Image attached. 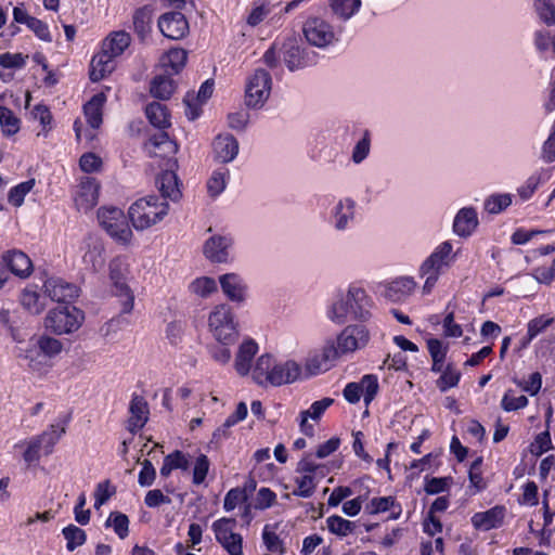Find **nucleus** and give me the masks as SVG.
<instances>
[{"mask_svg":"<svg viewBox=\"0 0 555 555\" xmlns=\"http://www.w3.org/2000/svg\"><path fill=\"white\" fill-rule=\"evenodd\" d=\"M301 374V366L293 361L278 362L271 354L260 356L251 371L256 384L262 387L282 386L296 382Z\"/></svg>","mask_w":555,"mask_h":555,"instance_id":"obj_1","label":"nucleus"},{"mask_svg":"<svg viewBox=\"0 0 555 555\" xmlns=\"http://www.w3.org/2000/svg\"><path fill=\"white\" fill-rule=\"evenodd\" d=\"M370 308L371 300L365 291L352 285L345 297L332 305L330 318L338 324L347 322L349 317L364 321L370 317Z\"/></svg>","mask_w":555,"mask_h":555,"instance_id":"obj_2","label":"nucleus"},{"mask_svg":"<svg viewBox=\"0 0 555 555\" xmlns=\"http://www.w3.org/2000/svg\"><path fill=\"white\" fill-rule=\"evenodd\" d=\"M169 211V204L156 195L135 201L128 210L129 219L138 231L146 230L160 222Z\"/></svg>","mask_w":555,"mask_h":555,"instance_id":"obj_3","label":"nucleus"},{"mask_svg":"<svg viewBox=\"0 0 555 555\" xmlns=\"http://www.w3.org/2000/svg\"><path fill=\"white\" fill-rule=\"evenodd\" d=\"M108 269L109 280L113 284V293L120 298V312L130 313L134 306V295L127 283L129 264L124 258L116 257L111 260Z\"/></svg>","mask_w":555,"mask_h":555,"instance_id":"obj_4","label":"nucleus"},{"mask_svg":"<svg viewBox=\"0 0 555 555\" xmlns=\"http://www.w3.org/2000/svg\"><path fill=\"white\" fill-rule=\"evenodd\" d=\"M85 319L83 312L72 305H60L46 317V327L56 335L77 331Z\"/></svg>","mask_w":555,"mask_h":555,"instance_id":"obj_5","label":"nucleus"},{"mask_svg":"<svg viewBox=\"0 0 555 555\" xmlns=\"http://www.w3.org/2000/svg\"><path fill=\"white\" fill-rule=\"evenodd\" d=\"M100 225L120 244L128 245L133 236L127 218L117 207H102L98 210Z\"/></svg>","mask_w":555,"mask_h":555,"instance_id":"obj_6","label":"nucleus"},{"mask_svg":"<svg viewBox=\"0 0 555 555\" xmlns=\"http://www.w3.org/2000/svg\"><path fill=\"white\" fill-rule=\"evenodd\" d=\"M208 325L214 337L221 345H232L238 338L231 308L227 305H219L210 312Z\"/></svg>","mask_w":555,"mask_h":555,"instance_id":"obj_7","label":"nucleus"},{"mask_svg":"<svg viewBox=\"0 0 555 555\" xmlns=\"http://www.w3.org/2000/svg\"><path fill=\"white\" fill-rule=\"evenodd\" d=\"M452 245L449 242L441 243L435 251L423 262L420 268L421 275L425 279L424 293H430L440 274L450 263Z\"/></svg>","mask_w":555,"mask_h":555,"instance_id":"obj_8","label":"nucleus"},{"mask_svg":"<svg viewBox=\"0 0 555 555\" xmlns=\"http://www.w3.org/2000/svg\"><path fill=\"white\" fill-rule=\"evenodd\" d=\"M64 434V427H61L59 429L57 426L51 425L49 430L43 431L41 435L31 438L27 442V448L23 453V459L26 462V464L30 466L31 464L39 462L41 448L44 449V453L47 455L51 454L53 451V447Z\"/></svg>","mask_w":555,"mask_h":555,"instance_id":"obj_9","label":"nucleus"},{"mask_svg":"<svg viewBox=\"0 0 555 555\" xmlns=\"http://www.w3.org/2000/svg\"><path fill=\"white\" fill-rule=\"evenodd\" d=\"M271 83V76L267 70L256 69L246 86V105L254 108L263 105L269 98Z\"/></svg>","mask_w":555,"mask_h":555,"instance_id":"obj_10","label":"nucleus"},{"mask_svg":"<svg viewBox=\"0 0 555 555\" xmlns=\"http://www.w3.org/2000/svg\"><path fill=\"white\" fill-rule=\"evenodd\" d=\"M236 520L233 518H221L212 524L217 541L227 550L230 555H243V538L233 532Z\"/></svg>","mask_w":555,"mask_h":555,"instance_id":"obj_11","label":"nucleus"},{"mask_svg":"<svg viewBox=\"0 0 555 555\" xmlns=\"http://www.w3.org/2000/svg\"><path fill=\"white\" fill-rule=\"evenodd\" d=\"M370 332L364 325H348L337 336L336 350L338 358L348 352H354L367 345Z\"/></svg>","mask_w":555,"mask_h":555,"instance_id":"obj_12","label":"nucleus"},{"mask_svg":"<svg viewBox=\"0 0 555 555\" xmlns=\"http://www.w3.org/2000/svg\"><path fill=\"white\" fill-rule=\"evenodd\" d=\"M307 41L318 48H325L335 40L332 25L320 17H310L302 28Z\"/></svg>","mask_w":555,"mask_h":555,"instance_id":"obj_13","label":"nucleus"},{"mask_svg":"<svg viewBox=\"0 0 555 555\" xmlns=\"http://www.w3.org/2000/svg\"><path fill=\"white\" fill-rule=\"evenodd\" d=\"M158 28L160 33L171 39L180 40L184 38L190 30L189 23L181 12H167L158 18Z\"/></svg>","mask_w":555,"mask_h":555,"instance_id":"obj_14","label":"nucleus"},{"mask_svg":"<svg viewBox=\"0 0 555 555\" xmlns=\"http://www.w3.org/2000/svg\"><path fill=\"white\" fill-rule=\"evenodd\" d=\"M100 184L94 178L87 177L78 185L74 201L78 210L89 211L99 201Z\"/></svg>","mask_w":555,"mask_h":555,"instance_id":"obj_15","label":"nucleus"},{"mask_svg":"<svg viewBox=\"0 0 555 555\" xmlns=\"http://www.w3.org/2000/svg\"><path fill=\"white\" fill-rule=\"evenodd\" d=\"M43 287L51 300L63 305H70V301L79 296V289L76 285L57 278L48 279Z\"/></svg>","mask_w":555,"mask_h":555,"instance_id":"obj_16","label":"nucleus"},{"mask_svg":"<svg viewBox=\"0 0 555 555\" xmlns=\"http://www.w3.org/2000/svg\"><path fill=\"white\" fill-rule=\"evenodd\" d=\"M283 61L291 72L315 64V54L301 49L295 42L283 44Z\"/></svg>","mask_w":555,"mask_h":555,"instance_id":"obj_17","label":"nucleus"},{"mask_svg":"<svg viewBox=\"0 0 555 555\" xmlns=\"http://www.w3.org/2000/svg\"><path fill=\"white\" fill-rule=\"evenodd\" d=\"M338 359V351L334 341H327L320 353L310 356L306 362V370L310 375L328 371Z\"/></svg>","mask_w":555,"mask_h":555,"instance_id":"obj_18","label":"nucleus"},{"mask_svg":"<svg viewBox=\"0 0 555 555\" xmlns=\"http://www.w3.org/2000/svg\"><path fill=\"white\" fill-rule=\"evenodd\" d=\"M16 357L26 361L33 372L43 373L50 367L34 337H30L25 346L17 347Z\"/></svg>","mask_w":555,"mask_h":555,"instance_id":"obj_19","label":"nucleus"},{"mask_svg":"<svg viewBox=\"0 0 555 555\" xmlns=\"http://www.w3.org/2000/svg\"><path fill=\"white\" fill-rule=\"evenodd\" d=\"M130 417L127 421V429L135 435L149 421L150 409L147 401L140 395L134 393L129 404Z\"/></svg>","mask_w":555,"mask_h":555,"instance_id":"obj_20","label":"nucleus"},{"mask_svg":"<svg viewBox=\"0 0 555 555\" xmlns=\"http://www.w3.org/2000/svg\"><path fill=\"white\" fill-rule=\"evenodd\" d=\"M232 244L233 238L229 235L211 236L204 245V255L212 262H225Z\"/></svg>","mask_w":555,"mask_h":555,"instance_id":"obj_21","label":"nucleus"},{"mask_svg":"<svg viewBox=\"0 0 555 555\" xmlns=\"http://www.w3.org/2000/svg\"><path fill=\"white\" fill-rule=\"evenodd\" d=\"M2 260L8 269L21 279L28 278L33 272V262L22 250H8L2 255Z\"/></svg>","mask_w":555,"mask_h":555,"instance_id":"obj_22","label":"nucleus"},{"mask_svg":"<svg viewBox=\"0 0 555 555\" xmlns=\"http://www.w3.org/2000/svg\"><path fill=\"white\" fill-rule=\"evenodd\" d=\"M156 186L162 194V201L166 202V199L169 198L172 202H177L182 196L178 176L172 169L164 170L157 176Z\"/></svg>","mask_w":555,"mask_h":555,"instance_id":"obj_23","label":"nucleus"},{"mask_svg":"<svg viewBox=\"0 0 555 555\" xmlns=\"http://www.w3.org/2000/svg\"><path fill=\"white\" fill-rule=\"evenodd\" d=\"M415 287V283L410 278H399L384 286L380 292L387 300L400 302L405 300Z\"/></svg>","mask_w":555,"mask_h":555,"instance_id":"obj_24","label":"nucleus"},{"mask_svg":"<svg viewBox=\"0 0 555 555\" xmlns=\"http://www.w3.org/2000/svg\"><path fill=\"white\" fill-rule=\"evenodd\" d=\"M334 403V399L332 398H323L319 401H314L310 409L301 411L299 414V426L300 430L307 435H313V426L308 424V418L313 421H319L323 413Z\"/></svg>","mask_w":555,"mask_h":555,"instance_id":"obj_25","label":"nucleus"},{"mask_svg":"<svg viewBox=\"0 0 555 555\" xmlns=\"http://www.w3.org/2000/svg\"><path fill=\"white\" fill-rule=\"evenodd\" d=\"M217 160L227 164L232 162L238 153V142L232 134H220L212 143Z\"/></svg>","mask_w":555,"mask_h":555,"instance_id":"obj_26","label":"nucleus"},{"mask_svg":"<svg viewBox=\"0 0 555 555\" xmlns=\"http://www.w3.org/2000/svg\"><path fill=\"white\" fill-rule=\"evenodd\" d=\"M224 295L232 301L242 302L245 299L246 285L236 273H227L219 278Z\"/></svg>","mask_w":555,"mask_h":555,"instance_id":"obj_27","label":"nucleus"},{"mask_svg":"<svg viewBox=\"0 0 555 555\" xmlns=\"http://www.w3.org/2000/svg\"><path fill=\"white\" fill-rule=\"evenodd\" d=\"M131 43L130 34L125 30L112 31L102 43V50L111 57L120 56Z\"/></svg>","mask_w":555,"mask_h":555,"instance_id":"obj_28","label":"nucleus"},{"mask_svg":"<svg viewBox=\"0 0 555 555\" xmlns=\"http://www.w3.org/2000/svg\"><path fill=\"white\" fill-rule=\"evenodd\" d=\"M504 507L494 506L486 512L476 513L472 517V524L476 529L490 530L502 525L504 518Z\"/></svg>","mask_w":555,"mask_h":555,"instance_id":"obj_29","label":"nucleus"},{"mask_svg":"<svg viewBox=\"0 0 555 555\" xmlns=\"http://www.w3.org/2000/svg\"><path fill=\"white\" fill-rule=\"evenodd\" d=\"M106 96L104 93L94 94L83 106L87 122L92 129H98L103 121V106Z\"/></svg>","mask_w":555,"mask_h":555,"instance_id":"obj_30","label":"nucleus"},{"mask_svg":"<svg viewBox=\"0 0 555 555\" xmlns=\"http://www.w3.org/2000/svg\"><path fill=\"white\" fill-rule=\"evenodd\" d=\"M115 68L114 59L106 54L103 50L95 54L90 63L89 77L93 82L102 80L107 74Z\"/></svg>","mask_w":555,"mask_h":555,"instance_id":"obj_31","label":"nucleus"},{"mask_svg":"<svg viewBox=\"0 0 555 555\" xmlns=\"http://www.w3.org/2000/svg\"><path fill=\"white\" fill-rule=\"evenodd\" d=\"M188 53L184 49L176 48L169 50L162 59L160 66L166 75H177L185 66Z\"/></svg>","mask_w":555,"mask_h":555,"instance_id":"obj_32","label":"nucleus"},{"mask_svg":"<svg viewBox=\"0 0 555 555\" xmlns=\"http://www.w3.org/2000/svg\"><path fill=\"white\" fill-rule=\"evenodd\" d=\"M257 351L258 345L253 339L241 344L235 358V370L240 375L245 376L250 372V362Z\"/></svg>","mask_w":555,"mask_h":555,"instance_id":"obj_33","label":"nucleus"},{"mask_svg":"<svg viewBox=\"0 0 555 555\" xmlns=\"http://www.w3.org/2000/svg\"><path fill=\"white\" fill-rule=\"evenodd\" d=\"M478 225L477 212L474 208H462L453 222L454 232L460 236H468Z\"/></svg>","mask_w":555,"mask_h":555,"instance_id":"obj_34","label":"nucleus"},{"mask_svg":"<svg viewBox=\"0 0 555 555\" xmlns=\"http://www.w3.org/2000/svg\"><path fill=\"white\" fill-rule=\"evenodd\" d=\"M152 14L153 9L150 5H143L133 13V30L141 41H144L151 33Z\"/></svg>","mask_w":555,"mask_h":555,"instance_id":"obj_35","label":"nucleus"},{"mask_svg":"<svg viewBox=\"0 0 555 555\" xmlns=\"http://www.w3.org/2000/svg\"><path fill=\"white\" fill-rule=\"evenodd\" d=\"M176 89L175 81L170 75H156L151 81L150 92L159 100H168Z\"/></svg>","mask_w":555,"mask_h":555,"instance_id":"obj_36","label":"nucleus"},{"mask_svg":"<svg viewBox=\"0 0 555 555\" xmlns=\"http://www.w3.org/2000/svg\"><path fill=\"white\" fill-rule=\"evenodd\" d=\"M21 304L31 314H39L43 311L44 298L38 293L37 286L28 285L21 294Z\"/></svg>","mask_w":555,"mask_h":555,"instance_id":"obj_37","label":"nucleus"},{"mask_svg":"<svg viewBox=\"0 0 555 555\" xmlns=\"http://www.w3.org/2000/svg\"><path fill=\"white\" fill-rule=\"evenodd\" d=\"M361 0H331L330 8L340 21L347 22L361 9Z\"/></svg>","mask_w":555,"mask_h":555,"instance_id":"obj_38","label":"nucleus"},{"mask_svg":"<svg viewBox=\"0 0 555 555\" xmlns=\"http://www.w3.org/2000/svg\"><path fill=\"white\" fill-rule=\"evenodd\" d=\"M149 121L156 128L165 129L170 126V115L167 106L159 102H152L145 108Z\"/></svg>","mask_w":555,"mask_h":555,"instance_id":"obj_39","label":"nucleus"},{"mask_svg":"<svg viewBox=\"0 0 555 555\" xmlns=\"http://www.w3.org/2000/svg\"><path fill=\"white\" fill-rule=\"evenodd\" d=\"M279 524L266 525L262 530V541L266 548L271 553L283 555L286 552L283 540L275 533Z\"/></svg>","mask_w":555,"mask_h":555,"instance_id":"obj_40","label":"nucleus"},{"mask_svg":"<svg viewBox=\"0 0 555 555\" xmlns=\"http://www.w3.org/2000/svg\"><path fill=\"white\" fill-rule=\"evenodd\" d=\"M33 337L37 343L38 348L41 350V353L44 356L47 362L60 354L63 350V344L56 338L50 337L48 335Z\"/></svg>","mask_w":555,"mask_h":555,"instance_id":"obj_41","label":"nucleus"},{"mask_svg":"<svg viewBox=\"0 0 555 555\" xmlns=\"http://www.w3.org/2000/svg\"><path fill=\"white\" fill-rule=\"evenodd\" d=\"M326 526L331 533L345 538L356 529V522L345 519L338 515H332L326 519Z\"/></svg>","mask_w":555,"mask_h":555,"instance_id":"obj_42","label":"nucleus"},{"mask_svg":"<svg viewBox=\"0 0 555 555\" xmlns=\"http://www.w3.org/2000/svg\"><path fill=\"white\" fill-rule=\"evenodd\" d=\"M0 126L3 135L11 137L20 131L21 120L15 116L12 109L0 105Z\"/></svg>","mask_w":555,"mask_h":555,"instance_id":"obj_43","label":"nucleus"},{"mask_svg":"<svg viewBox=\"0 0 555 555\" xmlns=\"http://www.w3.org/2000/svg\"><path fill=\"white\" fill-rule=\"evenodd\" d=\"M354 202L350 198L340 201L335 208V227L338 230H344L348 221L353 218Z\"/></svg>","mask_w":555,"mask_h":555,"instance_id":"obj_44","label":"nucleus"},{"mask_svg":"<svg viewBox=\"0 0 555 555\" xmlns=\"http://www.w3.org/2000/svg\"><path fill=\"white\" fill-rule=\"evenodd\" d=\"M106 527H112L119 539L124 540L129 534V518L120 512H112L105 521Z\"/></svg>","mask_w":555,"mask_h":555,"instance_id":"obj_45","label":"nucleus"},{"mask_svg":"<svg viewBox=\"0 0 555 555\" xmlns=\"http://www.w3.org/2000/svg\"><path fill=\"white\" fill-rule=\"evenodd\" d=\"M62 533L66 540V548L70 552L82 545L87 539L85 530L75 525L65 527Z\"/></svg>","mask_w":555,"mask_h":555,"instance_id":"obj_46","label":"nucleus"},{"mask_svg":"<svg viewBox=\"0 0 555 555\" xmlns=\"http://www.w3.org/2000/svg\"><path fill=\"white\" fill-rule=\"evenodd\" d=\"M189 289L191 293L205 298L217 291V283L212 278L202 276L195 279L189 285Z\"/></svg>","mask_w":555,"mask_h":555,"instance_id":"obj_47","label":"nucleus"},{"mask_svg":"<svg viewBox=\"0 0 555 555\" xmlns=\"http://www.w3.org/2000/svg\"><path fill=\"white\" fill-rule=\"evenodd\" d=\"M460 378L461 373L452 364H448L441 372L440 377L437 379V387L440 391L444 392L448 389L457 386Z\"/></svg>","mask_w":555,"mask_h":555,"instance_id":"obj_48","label":"nucleus"},{"mask_svg":"<svg viewBox=\"0 0 555 555\" xmlns=\"http://www.w3.org/2000/svg\"><path fill=\"white\" fill-rule=\"evenodd\" d=\"M297 489L293 491V495L298 498L308 499L311 498L317 488L313 475H304L295 479Z\"/></svg>","mask_w":555,"mask_h":555,"instance_id":"obj_49","label":"nucleus"},{"mask_svg":"<svg viewBox=\"0 0 555 555\" xmlns=\"http://www.w3.org/2000/svg\"><path fill=\"white\" fill-rule=\"evenodd\" d=\"M360 385L362 386L364 403L369 405L378 392V378L376 375L366 374L361 378Z\"/></svg>","mask_w":555,"mask_h":555,"instance_id":"obj_50","label":"nucleus"},{"mask_svg":"<svg viewBox=\"0 0 555 555\" xmlns=\"http://www.w3.org/2000/svg\"><path fill=\"white\" fill-rule=\"evenodd\" d=\"M34 186L35 179H29L12 188L9 192V202L13 206L20 207L24 203L25 196L31 191Z\"/></svg>","mask_w":555,"mask_h":555,"instance_id":"obj_51","label":"nucleus"},{"mask_svg":"<svg viewBox=\"0 0 555 555\" xmlns=\"http://www.w3.org/2000/svg\"><path fill=\"white\" fill-rule=\"evenodd\" d=\"M209 467H210V461L207 457V455L203 454V453L199 454L196 457V460L194 462V466H193V476H192L193 485L199 486L205 481L207 474L209 472Z\"/></svg>","mask_w":555,"mask_h":555,"instance_id":"obj_52","label":"nucleus"},{"mask_svg":"<svg viewBox=\"0 0 555 555\" xmlns=\"http://www.w3.org/2000/svg\"><path fill=\"white\" fill-rule=\"evenodd\" d=\"M534 9L547 26L555 25V5L552 0H534Z\"/></svg>","mask_w":555,"mask_h":555,"instance_id":"obj_53","label":"nucleus"},{"mask_svg":"<svg viewBox=\"0 0 555 555\" xmlns=\"http://www.w3.org/2000/svg\"><path fill=\"white\" fill-rule=\"evenodd\" d=\"M512 203L508 194H494L489 196L485 202V209L489 214H499Z\"/></svg>","mask_w":555,"mask_h":555,"instance_id":"obj_54","label":"nucleus"},{"mask_svg":"<svg viewBox=\"0 0 555 555\" xmlns=\"http://www.w3.org/2000/svg\"><path fill=\"white\" fill-rule=\"evenodd\" d=\"M83 262L90 266L93 271L100 270L104 264L103 248L100 245L94 244L89 246L88 250L83 255Z\"/></svg>","mask_w":555,"mask_h":555,"instance_id":"obj_55","label":"nucleus"},{"mask_svg":"<svg viewBox=\"0 0 555 555\" xmlns=\"http://www.w3.org/2000/svg\"><path fill=\"white\" fill-rule=\"evenodd\" d=\"M276 502V494L269 488L262 487L258 490L254 508L258 511H264L273 506Z\"/></svg>","mask_w":555,"mask_h":555,"instance_id":"obj_56","label":"nucleus"},{"mask_svg":"<svg viewBox=\"0 0 555 555\" xmlns=\"http://www.w3.org/2000/svg\"><path fill=\"white\" fill-rule=\"evenodd\" d=\"M396 498L393 496H379L373 498L366 505L369 514L376 515L389 511L395 505Z\"/></svg>","mask_w":555,"mask_h":555,"instance_id":"obj_57","label":"nucleus"},{"mask_svg":"<svg viewBox=\"0 0 555 555\" xmlns=\"http://www.w3.org/2000/svg\"><path fill=\"white\" fill-rule=\"evenodd\" d=\"M551 449H553V444L548 430L540 433L530 446V452L535 456H541Z\"/></svg>","mask_w":555,"mask_h":555,"instance_id":"obj_58","label":"nucleus"},{"mask_svg":"<svg viewBox=\"0 0 555 555\" xmlns=\"http://www.w3.org/2000/svg\"><path fill=\"white\" fill-rule=\"evenodd\" d=\"M512 390L505 392L502 398L501 406L505 412L517 411L528 405V398L526 396L513 397Z\"/></svg>","mask_w":555,"mask_h":555,"instance_id":"obj_59","label":"nucleus"},{"mask_svg":"<svg viewBox=\"0 0 555 555\" xmlns=\"http://www.w3.org/2000/svg\"><path fill=\"white\" fill-rule=\"evenodd\" d=\"M225 171H214L211 177L207 181V190L210 196L219 195L225 188Z\"/></svg>","mask_w":555,"mask_h":555,"instance_id":"obj_60","label":"nucleus"},{"mask_svg":"<svg viewBox=\"0 0 555 555\" xmlns=\"http://www.w3.org/2000/svg\"><path fill=\"white\" fill-rule=\"evenodd\" d=\"M141 465L142 467L138 476V483L141 487H151L156 479V469L149 460L141 462Z\"/></svg>","mask_w":555,"mask_h":555,"instance_id":"obj_61","label":"nucleus"},{"mask_svg":"<svg viewBox=\"0 0 555 555\" xmlns=\"http://www.w3.org/2000/svg\"><path fill=\"white\" fill-rule=\"evenodd\" d=\"M247 501V496L244 494V491H241V487L233 488L229 490L223 500V508L227 512L233 511L238 504L245 503Z\"/></svg>","mask_w":555,"mask_h":555,"instance_id":"obj_62","label":"nucleus"},{"mask_svg":"<svg viewBox=\"0 0 555 555\" xmlns=\"http://www.w3.org/2000/svg\"><path fill=\"white\" fill-rule=\"evenodd\" d=\"M515 383L530 396H535L539 393L542 387V375L539 372H534L529 375L528 380H516Z\"/></svg>","mask_w":555,"mask_h":555,"instance_id":"obj_63","label":"nucleus"},{"mask_svg":"<svg viewBox=\"0 0 555 555\" xmlns=\"http://www.w3.org/2000/svg\"><path fill=\"white\" fill-rule=\"evenodd\" d=\"M27 55L5 52L0 54V65L4 68H22L26 64Z\"/></svg>","mask_w":555,"mask_h":555,"instance_id":"obj_64","label":"nucleus"}]
</instances>
